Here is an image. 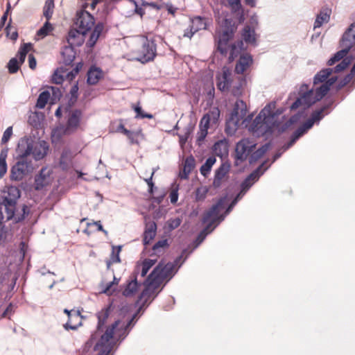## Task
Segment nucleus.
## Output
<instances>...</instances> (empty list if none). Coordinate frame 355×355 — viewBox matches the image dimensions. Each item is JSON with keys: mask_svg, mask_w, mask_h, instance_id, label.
I'll return each instance as SVG.
<instances>
[{"mask_svg": "<svg viewBox=\"0 0 355 355\" xmlns=\"http://www.w3.org/2000/svg\"><path fill=\"white\" fill-rule=\"evenodd\" d=\"M33 147V140L31 138L24 137L20 139L16 148L17 158H29Z\"/></svg>", "mask_w": 355, "mask_h": 355, "instance_id": "obj_12", "label": "nucleus"}, {"mask_svg": "<svg viewBox=\"0 0 355 355\" xmlns=\"http://www.w3.org/2000/svg\"><path fill=\"white\" fill-rule=\"evenodd\" d=\"M78 83H76L75 85H73L71 89H70V94H71V98L69 101V103H68V106L66 107V110L67 111L68 110L70 109V107L71 106H73L74 105V103L76 102L77 99H78Z\"/></svg>", "mask_w": 355, "mask_h": 355, "instance_id": "obj_45", "label": "nucleus"}, {"mask_svg": "<svg viewBox=\"0 0 355 355\" xmlns=\"http://www.w3.org/2000/svg\"><path fill=\"white\" fill-rule=\"evenodd\" d=\"M12 135V128L11 126L6 128V130L4 131L3 137L1 138V143L6 144L7 143L11 135Z\"/></svg>", "mask_w": 355, "mask_h": 355, "instance_id": "obj_62", "label": "nucleus"}, {"mask_svg": "<svg viewBox=\"0 0 355 355\" xmlns=\"http://www.w3.org/2000/svg\"><path fill=\"white\" fill-rule=\"evenodd\" d=\"M52 24L46 21L44 25L37 31V35L44 38L53 30Z\"/></svg>", "mask_w": 355, "mask_h": 355, "instance_id": "obj_49", "label": "nucleus"}, {"mask_svg": "<svg viewBox=\"0 0 355 355\" xmlns=\"http://www.w3.org/2000/svg\"><path fill=\"white\" fill-rule=\"evenodd\" d=\"M254 145H250L248 141L241 140L236 146L235 158L241 162L245 161L252 151Z\"/></svg>", "mask_w": 355, "mask_h": 355, "instance_id": "obj_13", "label": "nucleus"}, {"mask_svg": "<svg viewBox=\"0 0 355 355\" xmlns=\"http://www.w3.org/2000/svg\"><path fill=\"white\" fill-rule=\"evenodd\" d=\"M130 330H126L125 328H123L122 327H119V326L114 330V334H116V337L113 336L110 340L114 342L115 343L117 341H121L128 335Z\"/></svg>", "mask_w": 355, "mask_h": 355, "instance_id": "obj_43", "label": "nucleus"}, {"mask_svg": "<svg viewBox=\"0 0 355 355\" xmlns=\"http://www.w3.org/2000/svg\"><path fill=\"white\" fill-rule=\"evenodd\" d=\"M112 309V304L111 303L96 313L97 329L85 344L84 352L89 351L93 345L94 351L98 352L97 355H108L112 350L115 343L110 340L113 338L114 330L119 325L120 320H115L112 324L107 326L105 331L103 330Z\"/></svg>", "mask_w": 355, "mask_h": 355, "instance_id": "obj_1", "label": "nucleus"}, {"mask_svg": "<svg viewBox=\"0 0 355 355\" xmlns=\"http://www.w3.org/2000/svg\"><path fill=\"white\" fill-rule=\"evenodd\" d=\"M157 44L153 40H149L144 37L142 46L138 51V56L136 60L142 64L147 63L154 60L156 56Z\"/></svg>", "mask_w": 355, "mask_h": 355, "instance_id": "obj_8", "label": "nucleus"}, {"mask_svg": "<svg viewBox=\"0 0 355 355\" xmlns=\"http://www.w3.org/2000/svg\"><path fill=\"white\" fill-rule=\"evenodd\" d=\"M304 112H298L297 114L293 115L288 120L284 122L282 125L279 127V133L281 134L285 132L288 128H290L292 125L297 123L300 119L304 116Z\"/></svg>", "mask_w": 355, "mask_h": 355, "instance_id": "obj_33", "label": "nucleus"}, {"mask_svg": "<svg viewBox=\"0 0 355 355\" xmlns=\"http://www.w3.org/2000/svg\"><path fill=\"white\" fill-rule=\"evenodd\" d=\"M82 67H83V64L81 62H78L72 71L67 73L66 76H67V79H69V80H73L76 76V75L79 73Z\"/></svg>", "mask_w": 355, "mask_h": 355, "instance_id": "obj_58", "label": "nucleus"}, {"mask_svg": "<svg viewBox=\"0 0 355 355\" xmlns=\"http://www.w3.org/2000/svg\"><path fill=\"white\" fill-rule=\"evenodd\" d=\"M54 6L55 4L53 0H46L45 1L43 8V15L46 18V21H49L52 17Z\"/></svg>", "mask_w": 355, "mask_h": 355, "instance_id": "obj_38", "label": "nucleus"}, {"mask_svg": "<svg viewBox=\"0 0 355 355\" xmlns=\"http://www.w3.org/2000/svg\"><path fill=\"white\" fill-rule=\"evenodd\" d=\"M205 115L209 117L212 123L216 124L220 117V110L218 107H214Z\"/></svg>", "mask_w": 355, "mask_h": 355, "instance_id": "obj_52", "label": "nucleus"}, {"mask_svg": "<svg viewBox=\"0 0 355 355\" xmlns=\"http://www.w3.org/2000/svg\"><path fill=\"white\" fill-rule=\"evenodd\" d=\"M26 175L24 169L20 168V164H15L10 170V178L12 180L19 181L21 180L24 175Z\"/></svg>", "mask_w": 355, "mask_h": 355, "instance_id": "obj_37", "label": "nucleus"}, {"mask_svg": "<svg viewBox=\"0 0 355 355\" xmlns=\"http://www.w3.org/2000/svg\"><path fill=\"white\" fill-rule=\"evenodd\" d=\"M207 190L204 188H198L196 191V199L198 201L205 198Z\"/></svg>", "mask_w": 355, "mask_h": 355, "instance_id": "obj_60", "label": "nucleus"}, {"mask_svg": "<svg viewBox=\"0 0 355 355\" xmlns=\"http://www.w3.org/2000/svg\"><path fill=\"white\" fill-rule=\"evenodd\" d=\"M354 44H355V40L352 38L351 34H348V33L345 31L340 42V46L342 49L336 52L334 56L328 60L327 64L331 66L336 62L343 59L349 51Z\"/></svg>", "mask_w": 355, "mask_h": 355, "instance_id": "obj_9", "label": "nucleus"}, {"mask_svg": "<svg viewBox=\"0 0 355 355\" xmlns=\"http://www.w3.org/2000/svg\"><path fill=\"white\" fill-rule=\"evenodd\" d=\"M20 64L17 58H11L8 63V69L10 73H15L20 67Z\"/></svg>", "mask_w": 355, "mask_h": 355, "instance_id": "obj_54", "label": "nucleus"}, {"mask_svg": "<svg viewBox=\"0 0 355 355\" xmlns=\"http://www.w3.org/2000/svg\"><path fill=\"white\" fill-rule=\"evenodd\" d=\"M268 147L269 145L268 144H266L261 146L260 148H259L257 150L251 153V155L249 157V163L252 164L257 162L268 151Z\"/></svg>", "mask_w": 355, "mask_h": 355, "instance_id": "obj_35", "label": "nucleus"}, {"mask_svg": "<svg viewBox=\"0 0 355 355\" xmlns=\"http://www.w3.org/2000/svg\"><path fill=\"white\" fill-rule=\"evenodd\" d=\"M49 98L50 93L49 91H44L41 92L37 98L36 107L40 109L44 108L46 106Z\"/></svg>", "mask_w": 355, "mask_h": 355, "instance_id": "obj_44", "label": "nucleus"}, {"mask_svg": "<svg viewBox=\"0 0 355 355\" xmlns=\"http://www.w3.org/2000/svg\"><path fill=\"white\" fill-rule=\"evenodd\" d=\"M88 7V3H85L82 8L76 12L74 19V28L70 29L68 33L69 40H76L80 35L83 36L89 31L94 26L95 20L94 16L85 9Z\"/></svg>", "mask_w": 355, "mask_h": 355, "instance_id": "obj_4", "label": "nucleus"}, {"mask_svg": "<svg viewBox=\"0 0 355 355\" xmlns=\"http://www.w3.org/2000/svg\"><path fill=\"white\" fill-rule=\"evenodd\" d=\"M169 246V244L168 243L167 239H162L158 241L157 243L154 244L153 246V254H157L159 252H160V248H168Z\"/></svg>", "mask_w": 355, "mask_h": 355, "instance_id": "obj_53", "label": "nucleus"}, {"mask_svg": "<svg viewBox=\"0 0 355 355\" xmlns=\"http://www.w3.org/2000/svg\"><path fill=\"white\" fill-rule=\"evenodd\" d=\"M225 202L224 198H220L216 204L206 211L202 218V223H207L202 230L207 234L211 232L216 226L212 227L216 222H221L224 220L225 216L219 215L220 209L223 207Z\"/></svg>", "mask_w": 355, "mask_h": 355, "instance_id": "obj_5", "label": "nucleus"}, {"mask_svg": "<svg viewBox=\"0 0 355 355\" xmlns=\"http://www.w3.org/2000/svg\"><path fill=\"white\" fill-rule=\"evenodd\" d=\"M17 161L16 164H20V168L24 169V171L26 174H28L33 171L34 167L33 165V162L29 158L22 159V158H17Z\"/></svg>", "mask_w": 355, "mask_h": 355, "instance_id": "obj_40", "label": "nucleus"}, {"mask_svg": "<svg viewBox=\"0 0 355 355\" xmlns=\"http://www.w3.org/2000/svg\"><path fill=\"white\" fill-rule=\"evenodd\" d=\"M193 130V126L191 125H189L184 129V133L178 135L179 136V142L181 146H184L189 137L191 136L192 132Z\"/></svg>", "mask_w": 355, "mask_h": 355, "instance_id": "obj_48", "label": "nucleus"}, {"mask_svg": "<svg viewBox=\"0 0 355 355\" xmlns=\"http://www.w3.org/2000/svg\"><path fill=\"white\" fill-rule=\"evenodd\" d=\"M175 265L173 263L168 262L164 265L162 262H159L148 276L149 284L155 283H157V285L160 284L162 280L172 274Z\"/></svg>", "mask_w": 355, "mask_h": 355, "instance_id": "obj_7", "label": "nucleus"}, {"mask_svg": "<svg viewBox=\"0 0 355 355\" xmlns=\"http://www.w3.org/2000/svg\"><path fill=\"white\" fill-rule=\"evenodd\" d=\"M236 29V26L232 19H225L224 20V28L223 31H232V35H234Z\"/></svg>", "mask_w": 355, "mask_h": 355, "instance_id": "obj_56", "label": "nucleus"}, {"mask_svg": "<svg viewBox=\"0 0 355 355\" xmlns=\"http://www.w3.org/2000/svg\"><path fill=\"white\" fill-rule=\"evenodd\" d=\"M337 79V76H331L320 87H317L315 91L316 100L320 101L327 94L331 86L336 82Z\"/></svg>", "mask_w": 355, "mask_h": 355, "instance_id": "obj_23", "label": "nucleus"}, {"mask_svg": "<svg viewBox=\"0 0 355 355\" xmlns=\"http://www.w3.org/2000/svg\"><path fill=\"white\" fill-rule=\"evenodd\" d=\"M350 62L351 60L348 58H343V60L335 67L331 68L333 69V72L338 73L343 71L349 65Z\"/></svg>", "mask_w": 355, "mask_h": 355, "instance_id": "obj_55", "label": "nucleus"}, {"mask_svg": "<svg viewBox=\"0 0 355 355\" xmlns=\"http://www.w3.org/2000/svg\"><path fill=\"white\" fill-rule=\"evenodd\" d=\"M334 103L333 100H330L329 102L326 103L323 105L320 109H318L313 112L310 118L304 123L301 126H300L293 133V135L295 136L297 138H300L303 135H304L307 130L311 129L315 123H318L320 120L323 119L325 114H327L329 112H324L326 110L329 109Z\"/></svg>", "mask_w": 355, "mask_h": 355, "instance_id": "obj_6", "label": "nucleus"}, {"mask_svg": "<svg viewBox=\"0 0 355 355\" xmlns=\"http://www.w3.org/2000/svg\"><path fill=\"white\" fill-rule=\"evenodd\" d=\"M139 266H137L134 272L132 275V279L127 282L126 285L122 292V294L125 297H130L133 296L137 291L139 286L141 285L137 281V275L139 272Z\"/></svg>", "mask_w": 355, "mask_h": 355, "instance_id": "obj_14", "label": "nucleus"}, {"mask_svg": "<svg viewBox=\"0 0 355 355\" xmlns=\"http://www.w3.org/2000/svg\"><path fill=\"white\" fill-rule=\"evenodd\" d=\"M233 36L234 35H232V31H223L222 33L219 35L218 39H216V42L229 44V42L232 39Z\"/></svg>", "mask_w": 355, "mask_h": 355, "instance_id": "obj_51", "label": "nucleus"}, {"mask_svg": "<svg viewBox=\"0 0 355 355\" xmlns=\"http://www.w3.org/2000/svg\"><path fill=\"white\" fill-rule=\"evenodd\" d=\"M31 47V43H26L21 46L17 53V56L19 58V62L20 64H23L25 61L26 57Z\"/></svg>", "mask_w": 355, "mask_h": 355, "instance_id": "obj_46", "label": "nucleus"}, {"mask_svg": "<svg viewBox=\"0 0 355 355\" xmlns=\"http://www.w3.org/2000/svg\"><path fill=\"white\" fill-rule=\"evenodd\" d=\"M31 154L33 158L36 160L42 159L48 153L49 150V145L48 142L44 140H38L37 141H33V147Z\"/></svg>", "mask_w": 355, "mask_h": 355, "instance_id": "obj_17", "label": "nucleus"}, {"mask_svg": "<svg viewBox=\"0 0 355 355\" xmlns=\"http://www.w3.org/2000/svg\"><path fill=\"white\" fill-rule=\"evenodd\" d=\"M104 30V24L102 22L97 23L93 31L92 32L89 40L87 42V46L88 47L92 48L95 46L97 40H98L101 34Z\"/></svg>", "mask_w": 355, "mask_h": 355, "instance_id": "obj_27", "label": "nucleus"}, {"mask_svg": "<svg viewBox=\"0 0 355 355\" xmlns=\"http://www.w3.org/2000/svg\"><path fill=\"white\" fill-rule=\"evenodd\" d=\"M268 162V160H265L255 170H254L250 175H248L245 178H247L250 182H253V184L257 182L259 178L264 173V172L270 167V165L267 166L262 170V168L265 166V164Z\"/></svg>", "mask_w": 355, "mask_h": 355, "instance_id": "obj_31", "label": "nucleus"}, {"mask_svg": "<svg viewBox=\"0 0 355 355\" xmlns=\"http://www.w3.org/2000/svg\"><path fill=\"white\" fill-rule=\"evenodd\" d=\"M211 123V122L210 121L209 117L205 114L200 120L199 125L200 129H205L206 130H208L209 124Z\"/></svg>", "mask_w": 355, "mask_h": 355, "instance_id": "obj_64", "label": "nucleus"}, {"mask_svg": "<svg viewBox=\"0 0 355 355\" xmlns=\"http://www.w3.org/2000/svg\"><path fill=\"white\" fill-rule=\"evenodd\" d=\"M216 42V50L223 56L227 55L228 51H230L229 60L232 61L234 59L235 53L237 51V46L236 44L231 45L226 44L225 43Z\"/></svg>", "mask_w": 355, "mask_h": 355, "instance_id": "obj_24", "label": "nucleus"}, {"mask_svg": "<svg viewBox=\"0 0 355 355\" xmlns=\"http://www.w3.org/2000/svg\"><path fill=\"white\" fill-rule=\"evenodd\" d=\"M157 260L156 259H145L142 263H141V276L142 277H145L148 272L149 271V270L150 269L151 267H153L155 263H156Z\"/></svg>", "mask_w": 355, "mask_h": 355, "instance_id": "obj_47", "label": "nucleus"}, {"mask_svg": "<svg viewBox=\"0 0 355 355\" xmlns=\"http://www.w3.org/2000/svg\"><path fill=\"white\" fill-rule=\"evenodd\" d=\"M319 100H316V96L313 89L305 91L302 95L297 97V99L291 105V110H296L300 106L303 107L304 110L309 108Z\"/></svg>", "mask_w": 355, "mask_h": 355, "instance_id": "obj_10", "label": "nucleus"}, {"mask_svg": "<svg viewBox=\"0 0 355 355\" xmlns=\"http://www.w3.org/2000/svg\"><path fill=\"white\" fill-rule=\"evenodd\" d=\"M217 88L221 92H227L231 87V72L228 69H223L222 75L216 77Z\"/></svg>", "mask_w": 355, "mask_h": 355, "instance_id": "obj_19", "label": "nucleus"}, {"mask_svg": "<svg viewBox=\"0 0 355 355\" xmlns=\"http://www.w3.org/2000/svg\"><path fill=\"white\" fill-rule=\"evenodd\" d=\"M117 131L123 132L125 135L128 138L130 139L131 144L138 143L137 140L135 139V137L136 134L134 132L127 130L123 124L120 123L117 127Z\"/></svg>", "mask_w": 355, "mask_h": 355, "instance_id": "obj_50", "label": "nucleus"}, {"mask_svg": "<svg viewBox=\"0 0 355 355\" xmlns=\"http://www.w3.org/2000/svg\"><path fill=\"white\" fill-rule=\"evenodd\" d=\"M49 176L46 173V168H42L40 173L35 178V189L37 191L42 189L49 184Z\"/></svg>", "mask_w": 355, "mask_h": 355, "instance_id": "obj_28", "label": "nucleus"}, {"mask_svg": "<svg viewBox=\"0 0 355 355\" xmlns=\"http://www.w3.org/2000/svg\"><path fill=\"white\" fill-rule=\"evenodd\" d=\"M121 245L117 246L116 252H115V250H116L115 247H113L112 257H111V259H110L112 261V263L121 262V259L119 257V253L121 252Z\"/></svg>", "mask_w": 355, "mask_h": 355, "instance_id": "obj_59", "label": "nucleus"}, {"mask_svg": "<svg viewBox=\"0 0 355 355\" xmlns=\"http://www.w3.org/2000/svg\"><path fill=\"white\" fill-rule=\"evenodd\" d=\"M195 158L192 155L187 157L184 160L183 170L180 173V178L183 180H187L190 173L195 168Z\"/></svg>", "mask_w": 355, "mask_h": 355, "instance_id": "obj_26", "label": "nucleus"}, {"mask_svg": "<svg viewBox=\"0 0 355 355\" xmlns=\"http://www.w3.org/2000/svg\"><path fill=\"white\" fill-rule=\"evenodd\" d=\"M103 71L99 67H92L87 72V83L94 85L102 78Z\"/></svg>", "mask_w": 355, "mask_h": 355, "instance_id": "obj_29", "label": "nucleus"}, {"mask_svg": "<svg viewBox=\"0 0 355 355\" xmlns=\"http://www.w3.org/2000/svg\"><path fill=\"white\" fill-rule=\"evenodd\" d=\"M20 190L17 187H8L0 195V203H17V200L20 197Z\"/></svg>", "mask_w": 355, "mask_h": 355, "instance_id": "obj_16", "label": "nucleus"}, {"mask_svg": "<svg viewBox=\"0 0 355 355\" xmlns=\"http://www.w3.org/2000/svg\"><path fill=\"white\" fill-rule=\"evenodd\" d=\"M253 63L252 56L245 53L240 55L236 62L234 71L238 74L243 73Z\"/></svg>", "mask_w": 355, "mask_h": 355, "instance_id": "obj_18", "label": "nucleus"}, {"mask_svg": "<svg viewBox=\"0 0 355 355\" xmlns=\"http://www.w3.org/2000/svg\"><path fill=\"white\" fill-rule=\"evenodd\" d=\"M227 2L231 12L237 17L239 22L243 23L245 21V15L241 0H227Z\"/></svg>", "mask_w": 355, "mask_h": 355, "instance_id": "obj_21", "label": "nucleus"}, {"mask_svg": "<svg viewBox=\"0 0 355 355\" xmlns=\"http://www.w3.org/2000/svg\"><path fill=\"white\" fill-rule=\"evenodd\" d=\"M230 165L224 162L222 163L219 168L216 171L213 181V187L215 189L220 188L224 178L227 175L230 171Z\"/></svg>", "mask_w": 355, "mask_h": 355, "instance_id": "obj_20", "label": "nucleus"}, {"mask_svg": "<svg viewBox=\"0 0 355 355\" xmlns=\"http://www.w3.org/2000/svg\"><path fill=\"white\" fill-rule=\"evenodd\" d=\"M2 208L4 209L6 212V220H10L13 218L15 212L16 203H0Z\"/></svg>", "mask_w": 355, "mask_h": 355, "instance_id": "obj_41", "label": "nucleus"}, {"mask_svg": "<svg viewBox=\"0 0 355 355\" xmlns=\"http://www.w3.org/2000/svg\"><path fill=\"white\" fill-rule=\"evenodd\" d=\"M82 117L81 110H74L70 114L64 130V133L69 135L74 132L78 128Z\"/></svg>", "mask_w": 355, "mask_h": 355, "instance_id": "obj_15", "label": "nucleus"}, {"mask_svg": "<svg viewBox=\"0 0 355 355\" xmlns=\"http://www.w3.org/2000/svg\"><path fill=\"white\" fill-rule=\"evenodd\" d=\"M8 149L3 148L0 153V178H2L7 172L6 157Z\"/></svg>", "mask_w": 355, "mask_h": 355, "instance_id": "obj_39", "label": "nucleus"}, {"mask_svg": "<svg viewBox=\"0 0 355 355\" xmlns=\"http://www.w3.org/2000/svg\"><path fill=\"white\" fill-rule=\"evenodd\" d=\"M333 73V69L331 68L323 69L318 72L313 77V84L317 85L319 83H324L327 81L329 77Z\"/></svg>", "mask_w": 355, "mask_h": 355, "instance_id": "obj_32", "label": "nucleus"}, {"mask_svg": "<svg viewBox=\"0 0 355 355\" xmlns=\"http://www.w3.org/2000/svg\"><path fill=\"white\" fill-rule=\"evenodd\" d=\"M178 189L179 186L176 185L170 193V200L172 204H175L177 202L178 200Z\"/></svg>", "mask_w": 355, "mask_h": 355, "instance_id": "obj_63", "label": "nucleus"}, {"mask_svg": "<svg viewBox=\"0 0 355 355\" xmlns=\"http://www.w3.org/2000/svg\"><path fill=\"white\" fill-rule=\"evenodd\" d=\"M247 111L246 103L241 99L236 100L229 117L226 120L225 132L227 135H234L241 123L248 126V124L251 122L253 114H250L246 116Z\"/></svg>", "mask_w": 355, "mask_h": 355, "instance_id": "obj_3", "label": "nucleus"}, {"mask_svg": "<svg viewBox=\"0 0 355 355\" xmlns=\"http://www.w3.org/2000/svg\"><path fill=\"white\" fill-rule=\"evenodd\" d=\"M157 232V224L155 222L152 221L146 224L143 238V243L147 245L155 238Z\"/></svg>", "mask_w": 355, "mask_h": 355, "instance_id": "obj_25", "label": "nucleus"}, {"mask_svg": "<svg viewBox=\"0 0 355 355\" xmlns=\"http://www.w3.org/2000/svg\"><path fill=\"white\" fill-rule=\"evenodd\" d=\"M331 15V9L327 6H322L317 15L313 28H320L324 23L329 22Z\"/></svg>", "mask_w": 355, "mask_h": 355, "instance_id": "obj_22", "label": "nucleus"}, {"mask_svg": "<svg viewBox=\"0 0 355 355\" xmlns=\"http://www.w3.org/2000/svg\"><path fill=\"white\" fill-rule=\"evenodd\" d=\"M83 39L80 41L76 40H70L69 37H67L68 45L64 46L61 51V55L62 57L63 63L66 66L71 65L76 58V51L73 48V45H80Z\"/></svg>", "mask_w": 355, "mask_h": 355, "instance_id": "obj_11", "label": "nucleus"}, {"mask_svg": "<svg viewBox=\"0 0 355 355\" xmlns=\"http://www.w3.org/2000/svg\"><path fill=\"white\" fill-rule=\"evenodd\" d=\"M242 37L244 41L248 44H255V29L252 28L250 26L246 25L243 28Z\"/></svg>", "mask_w": 355, "mask_h": 355, "instance_id": "obj_34", "label": "nucleus"}, {"mask_svg": "<svg viewBox=\"0 0 355 355\" xmlns=\"http://www.w3.org/2000/svg\"><path fill=\"white\" fill-rule=\"evenodd\" d=\"M216 159L214 156L209 157L205 162L201 166L200 168V173L204 177H207L209 174L213 165L216 163Z\"/></svg>", "mask_w": 355, "mask_h": 355, "instance_id": "obj_36", "label": "nucleus"}, {"mask_svg": "<svg viewBox=\"0 0 355 355\" xmlns=\"http://www.w3.org/2000/svg\"><path fill=\"white\" fill-rule=\"evenodd\" d=\"M68 150H63L60 158L59 164L63 170H67L71 164V158Z\"/></svg>", "mask_w": 355, "mask_h": 355, "instance_id": "obj_42", "label": "nucleus"}, {"mask_svg": "<svg viewBox=\"0 0 355 355\" xmlns=\"http://www.w3.org/2000/svg\"><path fill=\"white\" fill-rule=\"evenodd\" d=\"M52 81L57 85L62 84L64 81V76L61 73H59V70L55 71L52 76Z\"/></svg>", "mask_w": 355, "mask_h": 355, "instance_id": "obj_61", "label": "nucleus"}, {"mask_svg": "<svg viewBox=\"0 0 355 355\" xmlns=\"http://www.w3.org/2000/svg\"><path fill=\"white\" fill-rule=\"evenodd\" d=\"M182 223V219L179 217H177L175 218H171L168 220L167 225L169 230H173L176 228H178Z\"/></svg>", "mask_w": 355, "mask_h": 355, "instance_id": "obj_57", "label": "nucleus"}, {"mask_svg": "<svg viewBox=\"0 0 355 355\" xmlns=\"http://www.w3.org/2000/svg\"><path fill=\"white\" fill-rule=\"evenodd\" d=\"M275 105V103H270L261 110L249 127L250 132L257 137L268 136L276 132L279 133V127L284 123L285 116H281L283 110L277 109L274 112Z\"/></svg>", "mask_w": 355, "mask_h": 355, "instance_id": "obj_2", "label": "nucleus"}, {"mask_svg": "<svg viewBox=\"0 0 355 355\" xmlns=\"http://www.w3.org/2000/svg\"><path fill=\"white\" fill-rule=\"evenodd\" d=\"M150 281L148 280V277L144 282L146 288L141 291L139 296L138 302H141V304L144 306L147 303V300L150 297L155 293L154 289L152 288L153 284H149Z\"/></svg>", "mask_w": 355, "mask_h": 355, "instance_id": "obj_30", "label": "nucleus"}]
</instances>
